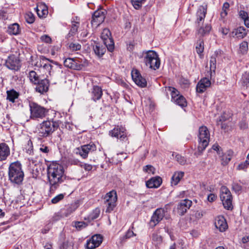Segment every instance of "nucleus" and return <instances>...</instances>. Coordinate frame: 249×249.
<instances>
[{
    "label": "nucleus",
    "mask_w": 249,
    "mask_h": 249,
    "mask_svg": "<svg viewBox=\"0 0 249 249\" xmlns=\"http://www.w3.org/2000/svg\"><path fill=\"white\" fill-rule=\"evenodd\" d=\"M47 177L50 192L53 193L65 179L63 167L56 162H52L47 168Z\"/></svg>",
    "instance_id": "obj_1"
},
{
    "label": "nucleus",
    "mask_w": 249,
    "mask_h": 249,
    "mask_svg": "<svg viewBox=\"0 0 249 249\" xmlns=\"http://www.w3.org/2000/svg\"><path fill=\"white\" fill-rule=\"evenodd\" d=\"M24 177L21 163L19 161L11 163L8 168V179L14 184L20 185Z\"/></svg>",
    "instance_id": "obj_2"
},
{
    "label": "nucleus",
    "mask_w": 249,
    "mask_h": 249,
    "mask_svg": "<svg viewBox=\"0 0 249 249\" xmlns=\"http://www.w3.org/2000/svg\"><path fill=\"white\" fill-rule=\"evenodd\" d=\"M207 5H201L198 7L196 14V23L199 26L197 30V34L200 36H204L209 34L211 30V26L209 24H206L204 26H201V23H203L204 20L207 13Z\"/></svg>",
    "instance_id": "obj_3"
},
{
    "label": "nucleus",
    "mask_w": 249,
    "mask_h": 249,
    "mask_svg": "<svg viewBox=\"0 0 249 249\" xmlns=\"http://www.w3.org/2000/svg\"><path fill=\"white\" fill-rule=\"evenodd\" d=\"M58 127V123L56 122L51 120L44 121L37 125V135L39 137L46 138L51 135Z\"/></svg>",
    "instance_id": "obj_4"
},
{
    "label": "nucleus",
    "mask_w": 249,
    "mask_h": 249,
    "mask_svg": "<svg viewBox=\"0 0 249 249\" xmlns=\"http://www.w3.org/2000/svg\"><path fill=\"white\" fill-rule=\"evenodd\" d=\"M210 140V132L207 127L202 126L199 128L198 150L202 152L208 145Z\"/></svg>",
    "instance_id": "obj_5"
},
{
    "label": "nucleus",
    "mask_w": 249,
    "mask_h": 249,
    "mask_svg": "<svg viewBox=\"0 0 249 249\" xmlns=\"http://www.w3.org/2000/svg\"><path fill=\"white\" fill-rule=\"evenodd\" d=\"M144 62L146 66L154 70L159 69L160 64L158 54L153 51H149L146 53Z\"/></svg>",
    "instance_id": "obj_6"
},
{
    "label": "nucleus",
    "mask_w": 249,
    "mask_h": 249,
    "mask_svg": "<svg viewBox=\"0 0 249 249\" xmlns=\"http://www.w3.org/2000/svg\"><path fill=\"white\" fill-rule=\"evenodd\" d=\"M30 118L32 119H43L47 114V110L34 102H29Z\"/></svg>",
    "instance_id": "obj_7"
},
{
    "label": "nucleus",
    "mask_w": 249,
    "mask_h": 249,
    "mask_svg": "<svg viewBox=\"0 0 249 249\" xmlns=\"http://www.w3.org/2000/svg\"><path fill=\"white\" fill-rule=\"evenodd\" d=\"M220 198L224 208L228 210H232V196L230 190L225 186H222L220 188Z\"/></svg>",
    "instance_id": "obj_8"
},
{
    "label": "nucleus",
    "mask_w": 249,
    "mask_h": 249,
    "mask_svg": "<svg viewBox=\"0 0 249 249\" xmlns=\"http://www.w3.org/2000/svg\"><path fill=\"white\" fill-rule=\"evenodd\" d=\"M117 200V193L112 190L107 193L104 197V205L106 207V212L110 213L116 206Z\"/></svg>",
    "instance_id": "obj_9"
},
{
    "label": "nucleus",
    "mask_w": 249,
    "mask_h": 249,
    "mask_svg": "<svg viewBox=\"0 0 249 249\" xmlns=\"http://www.w3.org/2000/svg\"><path fill=\"white\" fill-rule=\"evenodd\" d=\"M96 150V146L93 142L82 145L76 149V153L79 154L83 159H86L88 154Z\"/></svg>",
    "instance_id": "obj_10"
},
{
    "label": "nucleus",
    "mask_w": 249,
    "mask_h": 249,
    "mask_svg": "<svg viewBox=\"0 0 249 249\" xmlns=\"http://www.w3.org/2000/svg\"><path fill=\"white\" fill-rule=\"evenodd\" d=\"M111 33L108 29H104L101 34V37L104 45L109 52H112L114 49V42L110 37Z\"/></svg>",
    "instance_id": "obj_11"
},
{
    "label": "nucleus",
    "mask_w": 249,
    "mask_h": 249,
    "mask_svg": "<svg viewBox=\"0 0 249 249\" xmlns=\"http://www.w3.org/2000/svg\"><path fill=\"white\" fill-rule=\"evenodd\" d=\"M102 241L103 237L100 234L94 235L87 240L86 244V249H94L99 247Z\"/></svg>",
    "instance_id": "obj_12"
},
{
    "label": "nucleus",
    "mask_w": 249,
    "mask_h": 249,
    "mask_svg": "<svg viewBox=\"0 0 249 249\" xmlns=\"http://www.w3.org/2000/svg\"><path fill=\"white\" fill-rule=\"evenodd\" d=\"M5 65L9 69L15 71H18L20 67L19 59L14 55L8 57Z\"/></svg>",
    "instance_id": "obj_13"
},
{
    "label": "nucleus",
    "mask_w": 249,
    "mask_h": 249,
    "mask_svg": "<svg viewBox=\"0 0 249 249\" xmlns=\"http://www.w3.org/2000/svg\"><path fill=\"white\" fill-rule=\"evenodd\" d=\"M105 12L102 10H97L94 12L91 23L92 26H98L101 24L105 19Z\"/></svg>",
    "instance_id": "obj_14"
},
{
    "label": "nucleus",
    "mask_w": 249,
    "mask_h": 249,
    "mask_svg": "<svg viewBox=\"0 0 249 249\" xmlns=\"http://www.w3.org/2000/svg\"><path fill=\"white\" fill-rule=\"evenodd\" d=\"M131 76L133 80L138 86L142 88L146 86L147 82L146 80L141 76L138 71L137 70H132Z\"/></svg>",
    "instance_id": "obj_15"
},
{
    "label": "nucleus",
    "mask_w": 249,
    "mask_h": 249,
    "mask_svg": "<svg viewBox=\"0 0 249 249\" xmlns=\"http://www.w3.org/2000/svg\"><path fill=\"white\" fill-rule=\"evenodd\" d=\"M64 65L65 67L76 70H80L83 67L77 58H68L64 61Z\"/></svg>",
    "instance_id": "obj_16"
},
{
    "label": "nucleus",
    "mask_w": 249,
    "mask_h": 249,
    "mask_svg": "<svg viewBox=\"0 0 249 249\" xmlns=\"http://www.w3.org/2000/svg\"><path fill=\"white\" fill-rule=\"evenodd\" d=\"M165 211L164 209L161 208L157 209L151 217L150 224L155 226L163 219Z\"/></svg>",
    "instance_id": "obj_17"
},
{
    "label": "nucleus",
    "mask_w": 249,
    "mask_h": 249,
    "mask_svg": "<svg viewBox=\"0 0 249 249\" xmlns=\"http://www.w3.org/2000/svg\"><path fill=\"white\" fill-rule=\"evenodd\" d=\"M125 131V129L124 128L118 126L109 131V135L112 137L119 139L121 141H124L126 138V134Z\"/></svg>",
    "instance_id": "obj_18"
},
{
    "label": "nucleus",
    "mask_w": 249,
    "mask_h": 249,
    "mask_svg": "<svg viewBox=\"0 0 249 249\" xmlns=\"http://www.w3.org/2000/svg\"><path fill=\"white\" fill-rule=\"evenodd\" d=\"M214 225L216 229L221 232H223L227 229L228 226L226 220L223 216H218L215 218Z\"/></svg>",
    "instance_id": "obj_19"
},
{
    "label": "nucleus",
    "mask_w": 249,
    "mask_h": 249,
    "mask_svg": "<svg viewBox=\"0 0 249 249\" xmlns=\"http://www.w3.org/2000/svg\"><path fill=\"white\" fill-rule=\"evenodd\" d=\"M192 201L185 199L182 200L178 205V211L179 214H184L192 205Z\"/></svg>",
    "instance_id": "obj_20"
},
{
    "label": "nucleus",
    "mask_w": 249,
    "mask_h": 249,
    "mask_svg": "<svg viewBox=\"0 0 249 249\" xmlns=\"http://www.w3.org/2000/svg\"><path fill=\"white\" fill-rule=\"evenodd\" d=\"M211 84V81L208 78H202L198 82L196 85V92L198 93H203L206 90L207 88L210 86Z\"/></svg>",
    "instance_id": "obj_21"
},
{
    "label": "nucleus",
    "mask_w": 249,
    "mask_h": 249,
    "mask_svg": "<svg viewBox=\"0 0 249 249\" xmlns=\"http://www.w3.org/2000/svg\"><path fill=\"white\" fill-rule=\"evenodd\" d=\"M10 150L5 143H0V161L5 160L10 155Z\"/></svg>",
    "instance_id": "obj_22"
},
{
    "label": "nucleus",
    "mask_w": 249,
    "mask_h": 249,
    "mask_svg": "<svg viewBox=\"0 0 249 249\" xmlns=\"http://www.w3.org/2000/svg\"><path fill=\"white\" fill-rule=\"evenodd\" d=\"M161 182V178L160 177H156L148 180L146 182V185L149 188H158L160 185Z\"/></svg>",
    "instance_id": "obj_23"
},
{
    "label": "nucleus",
    "mask_w": 249,
    "mask_h": 249,
    "mask_svg": "<svg viewBox=\"0 0 249 249\" xmlns=\"http://www.w3.org/2000/svg\"><path fill=\"white\" fill-rule=\"evenodd\" d=\"M247 35V30L244 27H239L234 29L230 35L231 37L243 38Z\"/></svg>",
    "instance_id": "obj_24"
},
{
    "label": "nucleus",
    "mask_w": 249,
    "mask_h": 249,
    "mask_svg": "<svg viewBox=\"0 0 249 249\" xmlns=\"http://www.w3.org/2000/svg\"><path fill=\"white\" fill-rule=\"evenodd\" d=\"M36 87V90L40 93H43L48 90L49 87V82L46 78L39 80Z\"/></svg>",
    "instance_id": "obj_25"
},
{
    "label": "nucleus",
    "mask_w": 249,
    "mask_h": 249,
    "mask_svg": "<svg viewBox=\"0 0 249 249\" xmlns=\"http://www.w3.org/2000/svg\"><path fill=\"white\" fill-rule=\"evenodd\" d=\"M53 63V61H50L49 59L46 58L44 56H42L40 58V67L42 69L46 70L49 72V74L51 75V70L52 69V66L49 63V62Z\"/></svg>",
    "instance_id": "obj_26"
},
{
    "label": "nucleus",
    "mask_w": 249,
    "mask_h": 249,
    "mask_svg": "<svg viewBox=\"0 0 249 249\" xmlns=\"http://www.w3.org/2000/svg\"><path fill=\"white\" fill-rule=\"evenodd\" d=\"M106 46L98 43H96L93 46V49L96 55L99 57L102 56L106 52Z\"/></svg>",
    "instance_id": "obj_27"
},
{
    "label": "nucleus",
    "mask_w": 249,
    "mask_h": 249,
    "mask_svg": "<svg viewBox=\"0 0 249 249\" xmlns=\"http://www.w3.org/2000/svg\"><path fill=\"white\" fill-rule=\"evenodd\" d=\"M184 173L182 171L175 172L171 178V185L172 186L177 185L184 176Z\"/></svg>",
    "instance_id": "obj_28"
},
{
    "label": "nucleus",
    "mask_w": 249,
    "mask_h": 249,
    "mask_svg": "<svg viewBox=\"0 0 249 249\" xmlns=\"http://www.w3.org/2000/svg\"><path fill=\"white\" fill-rule=\"evenodd\" d=\"M232 155V152L231 151H228L227 152L219 156L221 158V164L223 165H227L231 160Z\"/></svg>",
    "instance_id": "obj_29"
},
{
    "label": "nucleus",
    "mask_w": 249,
    "mask_h": 249,
    "mask_svg": "<svg viewBox=\"0 0 249 249\" xmlns=\"http://www.w3.org/2000/svg\"><path fill=\"white\" fill-rule=\"evenodd\" d=\"M92 99L96 101L99 100L102 95V90L98 86H94L92 90Z\"/></svg>",
    "instance_id": "obj_30"
},
{
    "label": "nucleus",
    "mask_w": 249,
    "mask_h": 249,
    "mask_svg": "<svg viewBox=\"0 0 249 249\" xmlns=\"http://www.w3.org/2000/svg\"><path fill=\"white\" fill-rule=\"evenodd\" d=\"M7 93V100L12 103L15 102V100L18 99L19 96L18 92H17L14 89H11L6 91Z\"/></svg>",
    "instance_id": "obj_31"
},
{
    "label": "nucleus",
    "mask_w": 249,
    "mask_h": 249,
    "mask_svg": "<svg viewBox=\"0 0 249 249\" xmlns=\"http://www.w3.org/2000/svg\"><path fill=\"white\" fill-rule=\"evenodd\" d=\"M8 32L11 35H18L20 32L19 25L18 23L10 25L8 27Z\"/></svg>",
    "instance_id": "obj_32"
},
{
    "label": "nucleus",
    "mask_w": 249,
    "mask_h": 249,
    "mask_svg": "<svg viewBox=\"0 0 249 249\" xmlns=\"http://www.w3.org/2000/svg\"><path fill=\"white\" fill-rule=\"evenodd\" d=\"M36 10L37 14L39 17H43L47 15L48 13V9L45 5L37 6Z\"/></svg>",
    "instance_id": "obj_33"
},
{
    "label": "nucleus",
    "mask_w": 249,
    "mask_h": 249,
    "mask_svg": "<svg viewBox=\"0 0 249 249\" xmlns=\"http://www.w3.org/2000/svg\"><path fill=\"white\" fill-rule=\"evenodd\" d=\"M29 77L30 81L34 84L38 83L40 80L36 71H32L29 73Z\"/></svg>",
    "instance_id": "obj_34"
},
{
    "label": "nucleus",
    "mask_w": 249,
    "mask_h": 249,
    "mask_svg": "<svg viewBox=\"0 0 249 249\" xmlns=\"http://www.w3.org/2000/svg\"><path fill=\"white\" fill-rule=\"evenodd\" d=\"M168 90L171 92L172 101L174 102L177 100L178 96L181 95L179 91L175 88L169 87Z\"/></svg>",
    "instance_id": "obj_35"
},
{
    "label": "nucleus",
    "mask_w": 249,
    "mask_h": 249,
    "mask_svg": "<svg viewBox=\"0 0 249 249\" xmlns=\"http://www.w3.org/2000/svg\"><path fill=\"white\" fill-rule=\"evenodd\" d=\"M196 49L197 53L201 55L204 51V42L202 39H199L196 43Z\"/></svg>",
    "instance_id": "obj_36"
},
{
    "label": "nucleus",
    "mask_w": 249,
    "mask_h": 249,
    "mask_svg": "<svg viewBox=\"0 0 249 249\" xmlns=\"http://www.w3.org/2000/svg\"><path fill=\"white\" fill-rule=\"evenodd\" d=\"M174 103L182 107L187 106L186 100L182 95L178 96L177 100L175 101Z\"/></svg>",
    "instance_id": "obj_37"
},
{
    "label": "nucleus",
    "mask_w": 249,
    "mask_h": 249,
    "mask_svg": "<svg viewBox=\"0 0 249 249\" xmlns=\"http://www.w3.org/2000/svg\"><path fill=\"white\" fill-rule=\"evenodd\" d=\"M248 51V45L247 42L243 41L240 44L239 52L242 54L247 53Z\"/></svg>",
    "instance_id": "obj_38"
},
{
    "label": "nucleus",
    "mask_w": 249,
    "mask_h": 249,
    "mask_svg": "<svg viewBox=\"0 0 249 249\" xmlns=\"http://www.w3.org/2000/svg\"><path fill=\"white\" fill-rule=\"evenodd\" d=\"M26 152L29 155H31L33 153V145L31 140L27 141V144L25 147Z\"/></svg>",
    "instance_id": "obj_39"
},
{
    "label": "nucleus",
    "mask_w": 249,
    "mask_h": 249,
    "mask_svg": "<svg viewBox=\"0 0 249 249\" xmlns=\"http://www.w3.org/2000/svg\"><path fill=\"white\" fill-rule=\"evenodd\" d=\"M79 22L72 21L71 28L69 33L70 36H73L77 32L79 27Z\"/></svg>",
    "instance_id": "obj_40"
},
{
    "label": "nucleus",
    "mask_w": 249,
    "mask_h": 249,
    "mask_svg": "<svg viewBox=\"0 0 249 249\" xmlns=\"http://www.w3.org/2000/svg\"><path fill=\"white\" fill-rule=\"evenodd\" d=\"M25 18L28 23H33L35 21V17L31 12H27L25 15Z\"/></svg>",
    "instance_id": "obj_41"
},
{
    "label": "nucleus",
    "mask_w": 249,
    "mask_h": 249,
    "mask_svg": "<svg viewBox=\"0 0 249 249\" xmlns=\"http://www.w3.org/2000/svg\"><path fill=\"white\" fill-rule=\"evenodd\" d=\"M241 81L244 86L248 87L249 86V72H245L242 77Z\"/></svg>",
    "instance_id": "obj_42"
},
{
    "label": "nucleus",
    "mask_w": 249,
    "mask_h": 249,
    "mask_svg": "<svg viewBox=\"0 0 249 249\" xmlns=\"http://www.w3.org/2000/svg\"><path fill=\"white\" fill-rule=\"evenodd\" d=\"M216 52L212 56V57H211V59H210V69L211 71H214V70L215 69V68H216Z\"/></svg>",
    "instance_id": "obj_43"
},
{
    "label": "nucleus",
    "mask_w": 249,
    "mask_h": 249,
    "mask_svg": "<svg viewBox=\"0 0 249 249\" xmlns=\"http://www.w3.org/2000/svg\"><path fill=\"white\" fill-rule=\"evenodd\" d=\"M230 7V5L228 2H225L223 4L222 11L221 12V16L222 18H224L227 15V10L229 9Z\"/></svg>",
    "instance_id": "obj_44"
},
{
    "label": "nucleus",
    "mask_w": 249,
    "mask_h": 249,
    "mask_svg": "<svg viewBox=\"0 0 249 249\" xmlns=\"http://www.w3.org/2000/svg\"><path fill=\"white\" fill-rule=\"evenodd\" d=\"M152 240L156 245H158L162 242V239L161 236L154 234L152 236Z\"/></svg>",
    "instance_id": "obj_45"
},
{
    "label": "nucleus",
    "mask_w": 249,
    "mask_h": 249,
    "mask_svg": "<svg viewBox=\"0 0 249 249\" xmlns=\"http://www.w3.org/2000/svg\"><path fill=\"white\" fill-rule=\"evenodd\" d=\"M175 159L181 165H185L186 163V159L179 154L175 156Z\"/></svg>",
    "instance_id": "obj_46"
},
{
    "label": "nucleus",
    "mask_w": 249,
    "mask_h": 249,
    "mask_svg": "<svg viewBox=\"0 0 249 249\" xmlns=\"http://www.w3.org/2000/svg\"><path fill=\"white\" fill-rule=\"evenodd\" d=\"M143 171L148 174H154L155 168L151 165H147L143 167Z\"/></svg>",
    "instance_id": "obj_47"
},
{
    "label": "nucleus",
    "mask_w": 249,
    "mask_h": 249,
    "mask_svg": "<svg viewBox=\"0 0 249 249\" xmlns=\"http://www.w3.org/2000/svg\"><path fill=\"white\" fill-rule=\"evenodd\" d=\"M65 194H60L57 196L54 197L52 200L51 202L53 204H56L64 197Z\"/></svg>",
    "instance_id": "obj_48"
},
{
    "label": "nucleus",
    "mask_w": 249,
    "mask_h": 249,
    "mask_svg": "<svg viewBox=\"0 0 249 249\" xmlns=\"http://www.w3.org/2000/svg\"><path fill=\"white\" fill-rule=\"evenodd\" d=\"M131 3L135 9H140L142 7V5L143 3L140 0H131Z\"/></svg>",
    "instance_id": "obj_49"
},
{
    "label": "nucleus",
    "mask_w": 249,
    "mask_h": 249,
    "mask_svg": "<svg viewBox=\"0 0 249 249\" xmlns=\"http://www.w3.org/2000/svg\"><path fill=\"white\" fill-rule=\"evenodd\" d=\"M74 226L77 229L80 230L83 228L86 227L87 224L86 222L83 221H77L75 222Z\"/></svg>",
    "instance_id": "obj_50"
},
{
    "label": "nucleus",
    "mask_w": 249,
    "mask_h": 249,
    "mask_svg": "<svg viewBox=\"0 0 249 249\" xmlns=\"http://www.w3.org/2000/svg\"><path fill=\"white\" fill-rule=\"evenodd\" d=\"M40 40L46 43H51L52 39L50 36L47 35H44L40 37Z\"/></svg>",
    "instance_id": "obj_51"
},
{
    "label": "nucleus",
    "mask_w": 249,
    "mask_h": 249,
    "mask_svg": "<svg viewBox=\"0 0 249 249\" xmlns=\"http://www.w3.org/2000/svg\"><path fill=\"white\" fill-rule=\"evenodd\" d=\"M242 186L237 183H233L232 185V190L236 193L240 192L242 190Z\"/></svg>",
    "instance_id": "obj_52"
},
{
    "label": "nucleus",
    "mask_w": 249,
    "mask_h": 249,
    "mask_svg": "<svg viewBox=\"0 0 249 249\" xmlns=\"http://www.w3.org/2000/svg\"><path fill=\"white\" fill-rule=\"evenodd\" d=\"M61 213L62 212H61V213H54L52 218V221L55 222L60 220L63 217V215L62 214H61Z\"/></svg>",
    "instance_id": "obj_53"
},
{
    "label": "nucleus",
    "mask_w": 249,
    "mask_h": 249,
    "mask_svg": "<svg viewBox=\"0 0 249 249\" xmlns=\"http://www.w3.org/2000/svg\"><path fill=\"white\" fill-rule=\"evenodd\" d=\"M81 47V45L78 43H71L70 44V48L72 50H79Z\"/></svg>",
    "instance_id": "obj_54"
},
{
    "label": "nucleus",
    "mask_w": 249,
    "mask_h": 249,
    "mask_svg": "<svg viewBox=\"0 0 249 249\" xmlns=\"http://www.w3.org/2000/svg\"><path fill=\"white\" fill-rule=\"evenodd\" d=\"M100 210L99 209H95L92 213L91 215V218L92 219H96L98 218L100 214Z\"/></svg>",
    "instance_id": "obj_55"
},
{
    "label": "nucleus",
    "mask_w": 249,
    "mask_h": 249,
    "mask_svg": "<svg viewBox=\"0 0 249 249\" xmlns=\"http://www.w3.org/2000/svg\"><path fill=\"white\" fill-rule=\"evenodd\" d=\"M248 165H249V160H246L245 162L240 164L238 166V169H240V170H241V169L243 170V169H245L246 168H247V166Z\"/></svg>",
    "instance_id": "obj_56"
},
{
    "label": "nucleus",
    "mask_w": 249,
    "mask_h": 249,
    "mask_svg": "<svg viewBox=\"0 0 249 249\" xmlns=\"http://www.w3.org/2000/svg\"><path fill=\"white\" fill-rule=\"evenodd\" d=\"M135 235L136 234L133 232L132 231L129 230L125 234L124 238H125V239H128Z\"/></svg>",
    "instance_id": "obj_57"
},
{
    "label": "nucleus",
    "mask_w": 249,
    "mask_h": 249,
    "mask_svg": "<svg viewBox=\"0 0 249 249\" xmlns=\"http://www.w3.org/2000/svg\"><path fill=\"white\" fill-rule=\"evenodd\" d=\"M239 16L243 20L249 17L248 13L243 10L239 12Z\"/></svg>",
    "instance_id": "obj_58"
},
{
    "label": "nucleus",
    "mask_w": 249,
    "mask_h": 249,
    "mask_svg": "<svg viewBox=\"0 0 249 249\" xmlns=\"http://www.w3.org/2000/svg\"><path fill=\"white\" fill-rule=\"evenodd\" d=\"M216 196H215L213 194H210L207 196V199L210 202L214 201L216 199Z\"/></svg>",
    "instance_id": "obj_59"
},
{
    "label": "nucleus",
    "mask_w": 249,
    "mask_h": 249,
    "mask_svg": "<svg viewBox=\"0 0 249 249\" xmlns=\"http://www.w3.org/2000/svg\"><path fill=\"white\" fill-rule=\"evenodd\" d=\"M39 150L44 153H48L49 151V149L48 146L44 145H41L40 146V147L39 148Z\"/></svg>",
    "instance_id": "obj_60"
},
{
    "label": "nucleus",
    "mask_w": 249,
    "mask_h": 249,
    "mask_svg": "<svg viewBox=\"0 0 249 249\" xmlns=\"http://www.w3.org/2000/svg\"><path fill=\"white\" fill-rule=\"evenodd\" d=\"M81 167H83L86 171H89L92 169V166L91 164L85 163L81 165Z\"/></svg>",
    "instance_id": "obj_61"
},
{
    "label": "nucleus",
    "mask_w": 249,
    "mask_h": 249,
    "mask_svg": "<svg viewBox=\"0 0 249 249\" xmlns=\"http://www.w3.org/2000/svg\"><path fill=\"white\" fill-rule=\"evenodd\" d=\"M239 126L241 129L245 130L248 128V124L245 121H241L239 123Z\"/></svg>",
    "instance_id": "obj_62"
},
{
    "label": "nucleus",
    "mask_w": 249,
    "mask_h": 249,
    "mask_svg": "<svg viewBox=\"0 0 249 249\" xmlns=\"http://www.w3.org/2000/svg\"><path fill=\"white\" fill-rule=\"evenodd\" d=\"M213 149L215 150V151H216L217 152V153L219 154V155H220V152L219 151L220 149L221 148L220 147L217 145V144H214L213 145Z\"/></svg>",
    "instance_id": "obj_63"
},
{
    "label": "nucleus",
    "mask_w": 249,
    "mask_h": 249,
    "mask_svg": "<svg viewBox=\"0 0 249 249\" xmlns=\"http://www.w3.org/2000/svg\"><path fill=\"white\" fill-rule=\"evenodd\" d=\"M220 31H221V33L224 35H227L229 33V30L228 29L223 28H221Z\"/></svg>",
    "instance_id": "obj_64"
}]
</instances>
